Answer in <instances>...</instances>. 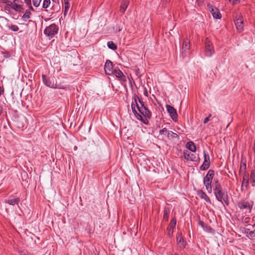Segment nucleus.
Wrapping results in <instances>:
<instances>
[{"label": "nucleus", "mask_w": 255, "mask_h": 255, "mask_svg": "<svg viewBox=\"0 0 255 255\" xmlns=\"http://www.w3.org/2000/svg\"><path fill=\"white\" fill-rule=\"evenodd\" d=\"M169 130H168L166 128H162V129L160 130H159V134H164L165 132L167 133V134H168V131Z\"/></svg>", "instance_id": "41"}, {"label": "nucleus", "mask_w": 255, "mask_h": 255, "mask_svg": "<svg viewBox=\"0 0 255 255\" xmlns=\"http://www.w3.org/2000/svg\"><path fill=\"white\" fill-rule=\"evenodd\" d=\"M24 1L32 11H34V8L31 5V0H24Z\"/></svg>", "instance_id": "37"}, {"label": "nucleus", "mask_w": 255, "mask_h": 255, "mask_svg": "<svg viewBox=\"0 0 255 255\" xmlns=\"http://www.w3.org/2000/svg\"><path fill=\"white\" fill-rule=\"evenodd\" d=\"M107 45L108 47L113 50H115L117 49V45L112 41H110L108 42Z\"/></svg>", "instance_id": "31"}, {"label": "nucleus", "mask_w": 255, "mask_h": 255, "mask_svg": "<svg viewBox=\"0 0 255 255\" xmlns=\"http://www.w3.org/2000/svg\"><path fill=\"white\" fill-rule=\"evenodd\" d=\"M170 0H161L162 4H166V3H168Z\"/></svg>", "instance_id": "46"}, {"label": "nucleus", "mask_w": 255, "mask_h": 255, "mask_svg": "<svg viewBox=\"0 0 255 255\" xmlns=\"http://www.w3.org/2000/svg\"><path fill=\"white\" fill-rule=\"evenodd\" d=\"M135 107H136L135 103H134L133 102H132L131 105V109L132 108H135Z\"/></svg>", "instance_id": "49"}, {"label": "nucleus", "mask_w": 255, "mask_h": 255, "mask_svg": "<svg viewBox=\"0 0 255 255\" xmlns=\"http://www.w3.org/2000/svg\"><path fill=\"white\" fill-rule=\"evenodd\" d=\"M167 136H168V137H171L172 138H179V135L177 133H174V132H172V131H170V130L168 131Z\"/></svg>", "instance_id": "33"}, {"label": "nucleus", "mask_w": 255, "mask_h": 255, "mask_svg": "<svg viewBox=\"0 0 255 255\" xmlns=\"http://www.w3.org/2000/svg\"><path fill=\"white\" fill-rule=\"evenodd\" d=\"M206 231H208L209 232H211L213 229L209 226L206 225L205 229Z\"/></svg>", "instance_id": "43"}, {"label": "nucleus", "mask_w": 255, "mask_h": 255, "mask_svg": "<svg viewBox=\"0 0 255 255\" xmlns=\"http://www.w3.org/2000/svg\"><path fill=\"white\" fill-rule=\"evenodd\" d=\"M238 1H240V0H229V1L232 3L233 4H236Z\"/></svg>", "instance_id": "45"}, {"label": "nucleus", "mask_w": 255, "mask_h": 255, "mask_svg": "<svg viewBox=\"0 0 255 255\" xmlns=\"http://www.w3.org/2000/svg\"><path fill=\"white\" fill-rule=\"evenodd\" d=\"M139 70V69H137V70H136V71H135L136 74V75H137V76L138 75Z\"/></svg>", "instance_id": "52"}, {"label": "nucleus", "mask_w": 255, "mask_h": 255, "mask_svg": "<svg viewBox=\"0 0 255 255\" xmlns=\"http://www.w3.org/2000/svg\"><path fill=\"white\" fill-rule=\"evenodd\" d=\"M130 0H123L120 8V11L122 13H124L126 10L129 3Z\"/></svg>", "instance_id": "21"}, {"label": "nucleus", "mask_w": 255, "mask_h": 255, "mask_svg": "<svg viewBox=\"0 0 255 255\" xmlns=\"http://www.w3.org/2000/svg\"><path fill=\"white\" fill-rule=\"evenodd\" d=\"M64 5H65V9H64V15H66L67 12L69 8L70 3H68L67 5L64 4Z\"/></svg>", "instance_id": "40"}, {"label": "nucleus", "mask_w": 255, "mask_h": 255, "mask_svg": "<svg viewBox=\"0 0 255 255\" xmlns=\"http://www.w3.org/2000/svg\"><path fill=\"white\" fill-rule=\"evenodd\" d=\"M132 113L134 114L135 116L136 117V118L138 119L139 117L138 115H141V114L138 113L135 109V108H132Z\"/></svg>", "instance_id": "39"}, {"label": "nucleus", "mask_w": 255, "mask_h": 255, "mask_svg": "<svg viewBox=\"0 0 255 255\" xmlns=\"http://www.w3.org/2000/svg\"><path fill=\"white\" fill-rule=\"evenodd\" d=\"M199 225L200 226H201L202 228H203L204 229H205V223H204V222L202 221H200L199 222Z\"/></svg>", "instance_id": "44"}, {"label": "nucleus", "mask_w": 255, "mask_h": 255, "mask_svg": "<svg viewBox=\"0 0 255 255\" xmlns=\"http://www.w3.org/2000/svg\"><path fill=\"white\" fill-rule=\"evenodd\" d=\"M58 26L55 23H53L46 27L44 30V33L45 35L52 38L58 33Z\"/></svg>", "instance_id": "3"}, {"label": "nucleus", "mask_w": 255, "mask_h": 255, "mask_svg": "<svg viewBox=\"0 0 255 255\" xmlns=\"http://www.w3.org/2000/svg\"><path fill=\"white\" fill-rule=\"evenodd\" d=\"M20 202V198L14 196H10L9 198L5 200V203L10 205H18Z\"/></svg>", "instance_id": "16"}, {"label": "nucleus", "mask_w": 255, "mask_h": 255, "mask_svg": "<svg viewBox=\"0 0 255 255\" xmlns=\"http://www.w3.org/2000/svg\"><path fill=\"white\" fill-rule=\"evenodd\" d=\"M249 176L246 173L244 174L241 186L242 191L247 190L249 188Z\"/></svg>", "instance_id": "19"}, {"label": "nucleus", "mask_w": 255, "mask_h": 255, "mask_svg": "<svg viewBox=\"0 0 255 255\" xmlns=\"http://www.w3.org/2000/svg\"><path fill=\"white\" fill-rule=\"evenodd\" d=\"M138 117H139V118H138V120H139V121L142 122L143 124H144L145 125H148L149 124L148 121L147 120L148 118H143L142 116H141V115H138Z\"/></svg>", "instance_id": "34"}, {"label": "nucleus", "mask_w": 255, "mask_h": 255, "mask_svg": "<svg viewBox=\"0 0 255 255\" xmlns=\"http://www.w3.org/2000/svg\"><path fill=\"white\" fill-rule=\"evenodd\" d=\"M238 207L242 210H245V213H250L253 208V204H250L248 201H241L238 203Z\"/></svg>", "instance_id": "5"}, {"label": "nucleus", "mask_w": 255, "mask_h": 255, "mask_svg": "<svg viewBox=\"0 0 255 255\" xmlns=\"http://www.w3.org/2000/svg\"><path fill=\"white\" fill-rule=\"evenodd\" d=\"M133 99H134V102L135 103L136 107H137V105H138V103H137V101H138V102L140 104L139 107H143V106H145L143 101L140 98H139V97L137 95L135 94L134 95Z\"/></svg>", "instance_id": "26"}, {"label": "nucleus", "mask_w": 255, "mask_h": 255, "mask_svg": "<svg viewBox=\"0 0 255 255\" xmlns=\"http://www.w3.org/2000/svg\"><path fill=\"white\" fill-rule=\"evenodd\" d=\"M176 225V219L175 217L173 218L170 222L167 228V235L169 237H171L174 232V228Z\"/></svg>", "instance_id": "13"}, {"label": "nucleus", "mask_w": 255, "mask_h": 255, "mask_svg": "<svg viewBox=\"0 0 255 255\" xmlns=\"http://www.w3.org/2000/svg\"><path fill=\"white\" fill-rule=\"evenodd\" d=\"M112 74L115 75V76L117 78H118L121 82L126 83L127 78L126 76L124 74L123 72L119 69H115L114 71L112 72Z\"/></svg>", "instance_id": "12"}, {"label": "nucleus", "mask_w": 255, "mask_h": 255, "mask_svg": "<svg viewBox=\"0 0 255 255\" xmlns=\"http://www.w3.org/2000/svg\"><path fill=\"white\" fill-rule=\"evenodd\" d=\"M50 3H51L50 0H44L43 4H42L43 8H47V7H49Z\"/></svg>", "instance_id": "36"}, {"label": "nucleus", "mask_w": 255, "mask_h": 255, "mask_svg": "<svg viewBox=\"0 0 255 255\" xmlns=\"http://www.w3.org/2000/svg\"><path fill=\"white\" fill-rule=\"evenodd\" d=\"M105 73L108 75H112L114 71L113 62L110 60H107L104 66Z\"/></svg>", "instance_id": "14"}, {"label": "nucleus", "mask_w": 255, "mask_h": 255, "mask_svg": "<svg viewBox=\"0 0 255 255\" xmlns=\"http://www.w3.org/2000/svg\"><path fill=\"white\" fill-rule=\"evenodd\" d=\"M166 108L172 120L174 121H176L178 118V115L177 114L176 109L173 107L169 105H166Z\"/></svg>", "instance_id": "10"}, {"label": "nucleus", "mask_w": 255, "mask_h": 255, "mask_svg": "<svg viewBox=\"0 0 255 255\" xmlns=\"http://www.w3.org/2000/svg\"><path fill=\"white\" fill-rule=\"evenodd\" d=\"M170 214V209L169 207L165 206L163 211V220L168 221L169 219V215Z\"/></svg>", "instance_id": "25"}, {"label": "nucleus", "mask_w": 255, "mask_h": 255, "mask_svg": "<svg viewBox=\"0 0 255 255\" xmlns=\"http://www.w3.org/2000/svg\"><path fill=\"white\" fill-rule=\"evenodd\" d=\"M31 10H32L29 7L28 9H26L22 16V19L24 21H26L28 19L30 18V16L31 15Z\"/></svg>", "instance_id": "24"}, {"label": "nucleus", "mask_w": 255, "mask_h": 255, "mask_svg": "<svg viewBox=\"0 0 255 255\" xmlns=\"http://www.w3.org/2000/svg\"><path fill=\"white\" fill-rule=\"evenodd\" d=\"M137 109L144 118L150 119L151 117V112L145 106L143 107H139V105H137Z\"/></svg>", "instance_id": "8"}, {"label": "nucleus", "mask_w": 255, "mask_h": 255, "mask_svg": "<svg viewBox=\"0 0 255 255\" xmlns=\"http://www.w3.org/2000/svg\"><path fill=\"white\" fill-rule=\"evenodd\" d=\"M144 95L147 97L148 96V92H147V91L146 89H144Z\"/></svg>", "instance_id": "50"}, {"label": "nucleus", "mask_w": 255, "mask_h": 255, "mask_svg": "<svg viewBox=\"0 0 255 255\" xmlns=\"http://www.w3.org/2000/svg\"><path fill=\"white\" fill-rule=\"evenodd\" d=\"M207 6L214 18L217 19H220L221 18L222 15L219 10L217 8L210 3H208Z\"/></svg>", "instance_id": "7"}, {"label": "nucleus", "mask_w": 255, "mask_h": 255, "mask_svg": "<svg viewBox=\"0 0 255 255\" xmlns=\"http://www.w3.org/2000/svg\"><path fill=\"white\" fill-rule=\"evenodd\" d=\"M6 26L9 29H10L12 31L16 32L19 30V27L16 25L7 23Z\"/></svg>", "instance_id": "27"}, {"label": "nucleus", "mask_w": 255, "mask_h": 255, "mask_svg": "<svg viewBox=\"0 0 255 255\" xmlns=\"http://www.w3.org/2000/svg\"><path fill=\"white\" fill-rule=\"evenodd\" d=\"M205 53L207 57H211L214 53L212 43L208 38L205 40Z\"/></svg>", "instance_id": "4"}, {"label": "nucleus", "mask_w": 255, "mask_h": 255, "mask_svg": "<svg viewBox=\"0 0 255 255\" xmlns=\"http://www.w3.org/2000/svg\"><path fill=\"white\" fill-rule=\"evenodd\" d=\"M197 195L201 199H204L206 202L211 203L210 199L203 190H199L197 191Z\"/></svg>", "instance_id": "20"}, {"label": "nucleus", "mask_w": 255, "mask_h": 255, "mask_svg": "<svg viewBox=\"0 0 255 255\" xmlns=\"http://www.w3.org/2000/svg\"><path fill=\"white\" fill-rule=\"evenodd\" d=\"M53 1H55V0H52Z\"/></svg>", "instance_id": "56"}, {"label": "nucleus", "mask_w": 255, "mask_h": 255, "mask_svg": "<svg viewBox=\"0 0 255 255\" xmlns=\"http://www.w3.org/2000/svg\"><path fill=\"white\" fill-rule=\"evenodd\" d=\"M186 147L187 149L192 152H195L196 150V147L193 141H189L186 143Z\"/></svg>", "instance_id": "23"}, {"label": "nucleus", "mask_w": 255, "mask_h": 255, "mask_svg": "<svg viewBox=\"0 0 255 255\" xmlns=\"http://www.w3.org/2000/svg\"><path fill=\"white\" fill-rule=\"evenodd\" d=\"M213 188L216 199L222 204L224 203L225 205H229V201L227 192L223 191V188L217 179L214 180Z\"/></svg>", "instance_id": "1"}, {"label": "nucleus", "mask_w": 255, "mask_h": 255, "mask_svg": "<svg viewBox=\"0 0 255 255\" xmlns=\"http://www.w3.org/2000/svg\"><path fill=\"white\" fill-rule=\"evenodd\" d=\"M41 0H32L33 4L35 7H38L40 2Z\"/></svg>", "instance_id": "38"}, {"label": "nucleus", "mask_w": 255, "mask_h": 255, "mask_svg": "<svg viewBox=\"0 0 255 255\" xmlns=\"http://www.w3.org/2000/svg\"><path fill=\"white\" fill-rule=\"evenodd\" d=\"M214 176H215V171L213 169H210L208 171L205 177H207L208 178H210L213 180V179Z\"/></svg>", "instance_id": "29"}, {"label": "nucleus", "mask_w": 255, "mask_h": 255, "mask_svg": "<svg viewBox=\"0 0 255 255\" xmlns=\"http://www.w3.org/2000/svg\"><path fill=\"white\" fill-rule=\"evenodd\" d=\"M4 3L5 4V9L6 10H8L10 8H12L13 1H10L8 0H5L4 1Z\"/></svg>", "instance_id": "30"}, {"label": "nucleus", "mask_w": 255, "mask_h": 255, "mask_svg": "<svg viewBox=\"0 0 255 255\" xmlns=\"http://www.w3.org/2000/svg\"><path fill=\"white\" fill-rule=\"evenodd\" d=\"M253 227H255V224H254Z\"/></svg>", "instance_id": "55"}, {"label": "nucleus", "mask_w": 255, "mask_h": 255, "mask_svg": "<svg viewBox=\"0 0 255 255\" xmlns=\"http://www.w3.org/2000/svg\"><path fill=\"white\" fill-rule=\"evenodd\" d=\"M204 162L200 167L201 170L208 169L210 165V156L206 151L204 150Z\"/></svg>", "instance_id": "6"}, {"label": "nucleus", "mask_w": 255, "mask_h": 255, "mask_svg": "<svg viewBox=\"0 0 255 255\" xmlns=\"http://www.w3.org/2000/svg\"><path fill=\"white\" fill-rule=\"evenodd\" d=\"M246 233L247 234V237L255 238V230L250 231V229H247L246 230Z\"/></svg>", "instance_id": "32"}, {"label": "nucleus", "mask_w": 255, "mask_h": 255, "mask_svg": "<svg viewBox=\"0 0 255 255\" xmlns=\"http://www.w3.org/2000/svg\"><path fill=\"white\" fill-rule=\"evenodd\" d=\"M248 220H249V218H246L245 219V222H246V223H248Z\"/></svg>", "instance_id": "53"}, {"label": "nucleus", "mask_w": 255, "mask_h": 255, "mask_svg": "<svg viewBox=\"0 0 255 255\" xmlns=\"http://www.w3.org/2000/svg\"><path fill=\"white\" fill-rule=\"evenodd\" d=\"M211 116H212V115L210 114L209 115L208 117H209V119L210 117H211Z\"/></svg>", "instance_id": "54"}, {"label": "nucleus", "mask_w": 255, "mask_h": 255, "mask_svg": "<svg viewBox=\"0 0 255 255\" xmlns=\"http://www.w3.org/2000/svg\"><path fill=\"white\" fill-rule=\"evenodd\" d=\"M241 167H240V170H241L242 168H244V170L246 171V160L245 158L242 157L241 160Z\"/></svg>", "instance_id": "35"}, {"label": "nucleus", "mask_w": 255, "mask_h": 255, "mask_svg": "<svg viewBox=\"0 0 255 255\" xmlns=\"http://www.w3.org/2000/svg\"><path fill=\"white\" fill-rule=\"evenodd\" d=\"M234 21L237 30L240 32L242 31L244 27V22L242 16H239V17L236 18Z\"/></svg>", "instance_id": "17"}, {"label": "nucleus", "mask_w": 255, "mask_h": 255, "mask_svg": "<svg viewBox=\"0 0 255 255\" xmlns=\"http://www.w3.org/2000/svg\"><path fill=\"white\" fill-rule=\"evenodd\" d=\"M176 241L178 246L180 248H184L186 245V241L184 240L182 237V233L178 232L176 235Z\"/></svg>", "instance_id": "15"}, {"label": "nucleus", "mask_w": 255, "mask_h": 255, "mask_svg": "<svg viewBox=\"0 0 255 255\" xmlns=\"http://www.w3.org/2000/svg\"><path fill=\"white\" fill-rule=\"evenodd\" d=\"M12 8L18 12L23 11L24 9L23 2L20 0H14L13 1Z\"/></svg>", "instance_id": "11"}, {"label": "nucleus", "mask_w": 255, "mask_h": 255, "mask_svg": "<svg viewBox=\"0 0 255 255\" xmlns=\"http://www.w3.org/2000/svg\"><path fill=\"white\" fill-rule=\"evenodd\" d=\"M54 84H56V85H64L62 83L58 82L57 81L56 77L55 75H54Z\"/></svg>", "instance_id": "42"}, {"label": "nucleus", "mask_w": 255, "mask_h": 255, "mask_svg": "<svg viewBox=\"0 0 255 255\" xmlns=\"http://www.w3.org/2000/svg\"><path fill=\"white\" fill-rule=\"evenodd\" d=\"M184 156L186 160L192 161H195L196 158L195 154L188 151L184 152Z\"/></svg>", "instance_id": "22"}, {"label": "nucleus", "mask_w": 255, "mask_h": 255, "mask_svg": "<svg viewBox=\"0 0 255 255\" xmlns=\"http://www.w3.org/2000/svg\"><path fill=\"white\" fill-rule=\"evenodd\" d=\"M212 180L204 177L203 178V184L205 186L207 191L209 193H211L212 192Z\"/></svg>", "instance_id": "18"}, {"label": "nucleus", "mask_w": 255, "mask_h": 255, "mask_svg": "<svg viewBox=\"0 0 255 255\" xmlns=\"http://www.w3.org/2000/svg\"><path fill=\"white\" fill-rule=\"evenodd\" d=\"M198 4L199 5L201 4H202L204 1V0H197Z\"/></svg>", "instance_id": "48"}, {"label": "nucleus", "mask_w": 255, "mask_h": 255, "mask_svg": "<svg viewBox=\"0 0 255 255\" xmlns=\"http://www.w3.org/2000/svg\"><path fill=\"white\" fill-rule=\"evenodd\" d=\"M250 180L251 181L252 186L255 187V171L252 170L250 175Z\"/></svg>", "instance_id": "28"}, {"label": "nucleus", "mask_w": 255, "mask_h": 255, "mask_svg": "<svg viewBox=\"0 0 255 255\" xmlns=\"http://www.w3.org/2000/svg\"><path fill=\"white\" fill-rule=\"evenodd\" d=\"M190 48V40L186 37L183 40L182 45L181 56L183 58L186 56V52Z\"/></svg>", "instance_id": "9"}, {"label": "nucleus", "mask_w": 255, "mask_h": 255, "mask_svg": "<svg viewBox=\"0 0 255 255\" xmlns=\"http://www.w3.org/2000/svg\"><path fill=\"white\" fill-rule=\"evenodd\" d=\"M210 119H209V117H206L204 119L203 123L204 124L207 123L209 121Z\"/></svg>", "instance_id": "47"}, {"label": "nucleus", "mask_w": 255, "mask_h": 255, "mask_svg": "<svg viewBox=\"0 0 255 255\" xmlns=\"http://www.w3.org/2000/svg\"><path fill=\"white\" fill-rule=\"evenodd\" d=\"M64 4H68V3H69V0H64Z\"/></svg>", "instance_id": "51"}, {"label": "nucleus", "mask_w": 255, "mask_h": 255, "mask_svg": "<svg viewBox=\"0 0 255 255\" xmlns=\"http://www.w3.org/2000/svg\"><path fill=\"white\" fill-rule=\"evenodd\" d=\"M42 81L44 85L46 86L53 89H64L65 85H56L54 84V75H51L47 77L45 75H42Z\"/></svg>", "instance_id": "2"}]
</instances>
